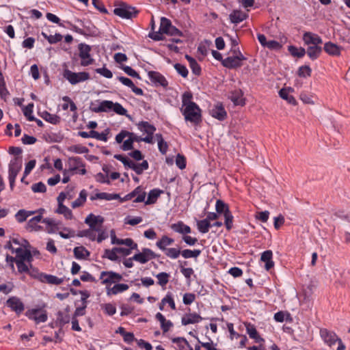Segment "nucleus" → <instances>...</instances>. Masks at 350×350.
Here are the masks:
<instances>
[{"label":"nucleus","instance_id":"2eb2a0df","mask_svg":"<svg viewBox=\"0 0 350 350\" xmlns=\"http://www.w3.org/2000/svg\"><path fill=\"white\" fill-rule=\"evenodd\" d=\"M104 222V218L100 215H94L93 213H90L85 219V223L88 224L92 231L99 232L100 228L97 226V224L100 226Z\"/></svg>","mask_w":350,"mask_h":350},{"label":"nucleus","instance_id":"6e6d98bb","mask_svg":"<svg viewBox=\"0 0 350 350\" xmlns=\"http://www.w3.org/2000/svg\"><path fill=\"white\" fill-rule=\"evenodd\" d=\"M68 151L76 154H83L89 152V149L84 146L77 144L68 148Z\"/></svg>","mask_w":350,"mask_h":350},{"label":"nucleus","instance_id":"72a5a7b5","mask_svg":"<svg viewBox=\"0 0 350 350\" xmlns=\"http://www.w3.org/2000/svg\"><path fill=\"white\" fill-rule=\"evenodd\" d=\"M174 242V240L172 238L163 235L156 242V246L160 250L164 252L167 248V246L172 245Z\"/></svg>","mask_w":350,"mask_h":350},{"label":"nucleus","instance_id":"49530a36","mask_svg":"<svg viewBox=\"0 0 350 350\" xmlns=\"http://www.w3.org/2000/svg\"><path fill=\"white\" fill-rule=\"evenodd\" d=\"M315 36L316 33L310 31L304 32L302 36L304 44L308 46H314Z\"/></svg>","mask_w":350,"mask_h":350},{"label":"nucleus","instance_id":"4be33fe9","mask_svg":"<svg viewBox=\"0 0 350 350\" xmlns=\"http://www.w3.org/2000/svg\"><path fill=\"white\" fill-rule=\"evenodd\" d=\"M170 228L175 232L183 234V236L191 233V228L189 226L185 224L183 221H178L172 224Z\"/></svg>","mask_w":350,"mask_h":350},{"label":"nucleus","instance_id":"7ed1b4c3","mask_svg":"<svg viewBox=\"0 0 350 350\" xmlns=\"http://www.w3.org/2000/svg\"><path fill=\"white\" fill-rule=\"evenodd\" d=\"M139 11L135 8L125 3H120L113 10V13L119 17L124 19L135 18Z\"/></svg>","mask_w":350,"mask_h":350},{"label":"nucleus","instance_id":"c9c22d12","mask_svg":"<svg viewBox=\"0 0 350 350\" xmlns=\"http://www.w3.org/2000/svg\"><path fill=\"white\" fill-rule=\"evenodd\" d=\"M42 216L41 215H36L30 219L27 224L26 228L28 230H38L41 228V226H38V224L42 222Z\"/></svg>","mask_w":350,"mask_h":350},{"label":"nucleus","instance_id":"a18cd8bd","mask_svg":"<svg viewBox=\"0 0 350 350\" xmlns=\"http://www.w3.org/2000/svg\"><path fill=\"white\" fill-rule=\"evenodd\" d=\"M163 252L167 257L171 259H176L181 254V250L175 247H167Z\"/></svg>","mask_w":350,"mask_h":350},{"label":"nucleus","instance_id":"864d4df0","mask_svg":"<svg viewBox=\"0 0 350 350\" xmlns=\"http://www.w3.org/2000/svg\"><path fill=\"white\" fill-rule=\"evenodd\" d=\"M20 171H18L16 170H13L9 168L8 169V179H9V183H10V189L12 191L14 189V185H15V180L16 178Z\"/></svg>","mask_w":350,"mask_h":350},{"label":"nucleus","instance_id":"393cba45","mask_svg":"<svg viewBox=\"0 0 350 350\" xmlns=\"http://www.w3.org/2000/svg\"><path fill=\"white\" fill-rule=\"evenodd\" d=\"M77 21L81 23L83 27L84 36H95L98 34V29L91 22H83L80 19H77Z\"/></svg>","mask_w":350,"mask_h":350},{"label":"nucleus","instance_id":"39448f33","mask_svg":"<svg viewBox=\"0 0 350 350\" xmlns=\"http://www.w3.org/2000/svg\"><path fill=\"white\" fill-rule=\"evenodd\" d=\"M79 56L81 58L80 64L81 66H88L92 65L94 59L92 57L90 51L91 46L85 43H80L78 44Z\"/></svg>","mask_w":350,"mask_h":350},{"label":"nucleus","instance_id":"7c9ffc66","mask_svg":"<svg viewBox=\"0 0 350 350\" xmlns=\"http://www.w3.org/2000/svg\"><path fill=\"white\" fill-rule=\"evenodd\" d=\"M322 47L321 46H308L306 53L309 58L314 61L317 59L322 53Z\"/></svg>","mask_w":350,"mask_h":350},{"label":"nucleus","instance_id":"c03bdc74","mask_svg":"<svg viewBox=\"0 0 350 350\" xmlns=\"http://www.w3.org/2000/svg\"><path fill=\"white\" fill-rule=\"evenodd\" d=\"M55 212L63 215L66 219H71L73 217L72 211L64 204L58 205Z\"/></svg>","mask_w":350,"mask_h":350},{"label":"nucleus","instance_id":"8fccbe9b","mask_svg":"<svg viewBox=\"0 0 350 350\" xmlns=\"http://www.w3.org/2000/svg\"><path fill=\"white\" fill-rule=\"evenodd\" d=\"M215 209L218 214L224 213L225 215V213L230 211L228 204L221 200L216 201Z\"/></svg>","mask_w":350,"mask_h":350},{"label":"nucleus","instance_id":"473e14b6","mask_svg":"<svg viewBox=\"0 0 350 350\" xmlns=\"http://www.w3.org/2000/svg\"><path fill=\"white\" fill-rule=\"evenodd\" d=\"M73 253L77 260H86L90 256V252L83 246L75 247Z\"/></svg>","mask_w":350,"mask_h":350},{"label":"nucleus","instance_id":"ddd939ff","mask_svg":"<svg viewBox=\"0 0 350 350\" xmlns=\"http://www.w3.org/2000/svg\"><path fill=\"white\" fill-rule=\"evenodd\" d=\"M99 103V105L96 106L94 103H91L90 109L94 113H101V112H109L112 111V107L114 105V103L111 100H97Z\"/></svg>","mask_w":350,"mask_h":350},{"label":"nucleus","instance_id":"423d86ee","mask_svg":"<svg viewBox=\"0 0 350 350\" xmlns=\"http://www.w3.org/2000/svg\"><path fill=\"white\" fill-rule=\"evenodd\" d=\"M246 57L238 49V54L234 56H229L222 60V66L228 69H236L243 66L242 62L245 60Z\"/></svg>","mask_w":350,"mask_h":350},{"label":"nucleus","instance_id":"69168bd1","mask_svg":"<svg viewBox=\"0 0 350 350\" xmlns=\"http://www.w3.org/2000/svg\"><path fill=\"white\" fill-rule=\"evenodd\" d=\"M122 69L129 76L132 77L133 78H137L138 79H141V77H140L139 73L137 71H135L134 69H133L131 66H122Z\"/></svg>","mask_w":350,"mask_h":350},{"label":"nucleus","instance_id":"6ab92c4d","mask_svg":"<svg viewBox=\"0 0 350 350\" xmlns=\"http://www.w3.org/2000/svg\"><path fill=\"white\" fill-rule=\"evenodd\" d=\"M245 325L246 332L250 338L254 339L256 343H265V339L260 336L254 325L251 323H246Z\"/></svg>","mask_w":350,"mask_h":350},{"label":"nucleus","instance_id":"4468645a","mask_svg":"<svg viewBox=\"0 0 350 350\" xmlns=\"http://www.w3.org/2000/svg\"><path fill=\"white\" fill-rule=\"evenodd\" d=\"M6 305L16 314H21L25 310V305L18 297L13 296L10 297L7 301Z\"/></svg>","mask_w":350,"mask_h":350},{"label":"nucleus","instance_id":"f8f14e48","mask_svg":"<svg viewBox=\"0 0 350 350\" xmlns=\"http://www.w3.org/2000/svg\"><path fill=\"white\" fill-rule=\"evenodd\" d=\"M109 133V129H107L102 133H98L94 130H91L89 133L86 131H79L77 135L83 138H94L100 141L107 142L108 139L107 135Z\"/></svg>","mask_w":350,"mask_h":350},{"label":"nucleus","instance_id":"a211bd4d","mask_svg":"<svg viewBox=\"0 0 350 350\" xmlns=\"http://www.w3.org/2000/svg\"><path fill=\"white\" fill-rule=\"evenodd\" d=\"M137 128L140 131L147 134L146 137H148L150 139V144H152L153 135L156 131V127L148 122L142 121L137 124Z\"/></svg>","mask_w":350,"mask_h":350},{"label":"nucleus","instance_id":"4d7b16f0","mask_svg":"<svg viewBox=\"0 0 350 350\" xmlns=\"http://www.w3.org/2000/svg\"><path fill=\"white\" fill-rule=\"evenodd\" d=\"M312 69L308 65L301 66L299 68L297 74L300 77L306 78L310 77Z\"/></svg>","mask_w":350,"mask_h":350},{"label":"nucleus","instance_id":"f257e3e1","mask_svg":"<svg viewBox=\"0 0 350 350\" xmlns=\"http://www.w3.org/2000/svg\"><path fill=\"white\" fill-rule=\"evenodd\" d=\"M185 120L197 125L202 122V110L194 102H190L182 111Z\"/></svg>","mask_w":350,"mask_h":350},{"label":"nucleus","instance_id":"e2e57ef3","mask_svg":"<svg viewBox=\"0 0 350 350\" xmlns=\"http://www.w3.org/2000/svg\"><path fill=\"white\" fill-rule=\"evenodd\" d=\"M224 216V225L228 230H230L233 226V215L230 211L225 213Z\"/></svg>","mask_w":350,"mask_h":350},{"label":"nucleus","instance_id":"5fc2aeb1","mask_svg":"<svg viewBox=\"0 0 350 350\" xmlns=\"http://www.w3.org/2000/svg\"><path fill=\"white\" fill-rule=\"evenodd\" d=\"M112 111L116 113L120 116H125L128 118H131V116L127 114V110L122 107L119 103H114V105L112 107Z\"/></svg>","mask_w":350,"mask_h":350},{"label":"nucleus","instance_id":"4c0bfd02","mask_svg":"<svg viewBox=\"0 0 350 350\" xmlns=\"http://www.w3.org/2000/svg\"><path fill=\"white\" fill-rule=\"evenodd\" d=\"M41 116L45 121L55 125L58 124L61 120V118L59 116L51 113L47 111H43Z\"/></svg>","mask_w":350,"mask_h":350},{"label":"nucleus","instance_id":"79ce46f5","mask_svg":"<svg viewBox=\"0 0 350 350\" xmlns=\"http://www.w3.org/2000/svg\"><path fill=\"white\" fill-rule=\"evenodd\" d=\"M201 254V250H189V249H185L183 250H181V256L185 258V259H187V258H197Z\"/></svg>","mask_w":350,"mask_h":350},{"label":"nucleus","instance_id":"9b49d317","mask_svg":"<svg viewBox=\"0 0 350 350\" xmlns=\"http://www.w3.org/2000/svg\"><path fill=\"white\" fill-rule=\"evenodd\" d=\"M146 196V193L142 190L140 186H138L131 193L126 194L123 198H120V202H124L130 200L135 196H137V198L133 200V202H144Z\"/></svg>","mask_w":350,"mask_h":350},{"label":"nucleus","instance_id":"58836bf2","mask_svg":"<svg viewBox=\"0 0 350 350\" xmlns=\"http://www.w3.org/2000/svg\"><path fill=\"white\" fill-rule=\"evenodd\" d=\"M88 193L85 189H82L77 199L72 202L71 206L73 208L81 206L86 202Z\"/></svg>","mask_w":350,"mask_h":350},{"label":"nucleus","instance_id":"09e8293b","mask_svg":"<svg viewBox=\"0 0 350 350\" xmlns=\"http://www.w3.org/2000/svg\"><path fill=\"white\" fill-rule=\"evenodd\" d=\"M172 25V22L170 19L165 17H161L159 30L163 33L167 34L170 30V27Z\"/></svg>","mask_w":350,"mask_h":350},{"label":"nucleus","instance_id":"bb28decb","mask_svg":"<svg viewBox=\"0 0 350 350\" xmlns=\"http://www.w3.org/2000/svg\"><path fill=\"white\" fill-rule=\"evenodd\" d=\"M203 318L198 314L189 313L181 319V323L183 325H187L189 324H194L200 322Z\"/></svg>","mask_w":350,"mask_h":350},{"label":"nucleus","instance_id":"3c124183","mask_svg":"<svg viewBox=\"0 0 350 350\" xmlns=\"http://www.w3.org/2000/svg\"><path fill=\"white\" fill-rule=\"evenodd\" d=\"M156 278L158 280V284L164 286L169 282L170 274L166 272H161L156 275Z\"/></svg>","mask_w":350,"mask_h":350},{"label":"nucleus","instance_id":"6e6552de","mask_svg":"<svg viewBox=\"0 0 350 350\" xmlns=\"http://www.w3.org/2000/svg\"><path fill=\"white\" fill-rule=\"evenodd\" d=\"M25 316L30 320H33L36 324L44 323L48 319L46 310H42L41 308H32L25 312Z\"/></svg>","mask_w":350,"mask_h":350},{"label":"nucleus","instance_id":"c756f323","mask_svg":"<svg viewBox=\"0 0 350 350\" xmlns=\"http://www.w3.org/2000/svg\"><path fill=\"white\" fill-rule=\"evenodd\" d=\"M155 318L160 322L161 328L164 333L168 332L173 327L172 322L170 320H166L165 317L161 312H157Z\"/></svg>","mask_w":350,"mask_h":350},{"label":"nucleus","instance_id":"b1692460","mask_svg":"<svg viewBox=\"0 0 350 350\" xmlns=\"http://www.w3.org/2000/svg\"><path fill=\"white\" fill-rule=\"evenodd\" d=\"M260 260L264 262L265 269L269 271L274 267V262L273 260V252L271 250H266L261 254Z\"/></svg>","mask_w":350,"mask_h":350},{"label":"nucleus","instance_id":"de8ad7c7","mask_svg":"<svg viewBox=\"0 0 350 350\" xmlns=\"http://www.w3.org/2000/svg\"><path fill=\"white\" fill-rule=\"evenodd\" d=\"M42 36L46 39L47 40V41L51 44H56L59 42H60L62 38H63V36L62 34H60L59 33H56L55 35L52 36V35H50V36H48L46 33L44 32H42Z\"/></svg>","mask_w":350,"mask_h":350},{"label":"nucleus","instance_id":"aec40b11","mask_svg":"<svg viewBox=\"0 0 350 350\" xmlns=\"http://www.w3.org/2000/svg\"><path fill=\"white\" fill-rule=\"evenodd\" d=\"M38 280L42 282L50 284L59 285L64 282L63 278H58L53 275L41 273L38 276Z\"/></svg>","mask_w":350,"mask_h":350},{"label":"nucleus","instance_id":"1a4fd4ad","mask_svg":"<svg viewBox=\"0 0 350 350\" xmlns=\"http://www.w3.org/2000/svg\"><path fill=\"white\" fill-rule=\"evenodd\" d=\"M148 79L155 87H162L167 88L168 86V81L166 78L160 72L157 71H149L148 72Z\"/></svg>","mask_w":350,"mask_h":350},{"label":"nucleus","instance_id":"9d476101","mask_svg":"<svg viewBox=\"0 0 350 350\" xmlns=\"http://www.w3.org/2000/svg\"><path fill=\"white\" fill-rule=\"evenodd\" d=\"M100 279L103 280L101 282L103 284H111L121 281L122 276L113 271H103L100 273Z\"/></svg>","mask_w":350,"mask_h":350},{"label":"nucleus","instance_id":"f03ea898","mask_svg":"<svg viewBox=\"0 0 350 350\" xmlns=\"http://www.w3.org/2000/svg\"><path fill=\"white\" fill-rule=\"evenodd\" d=\"M113 157L116 159L121 161L126 169H131L138 175L142 174L144 171L147 170L149 167L148 162L146 160H143L141 163H135L122 154H116L113 156Z\"/></svg>","mask_w":350,"mask_h":350},{"label":"nucleus","instance_id":"e433bc0d","mask_svg":"<svg viewBox=\"0 0 350 350\" xmlns=\"http://www.w3.org/2000/svg\"><path fill=\"white\" fill-rule=\"evenodd\" d=\"M163 191L162 190H161L160 189H151L148 194V198L146 200V201L145 202V204H154L158 198L160 196V195L163 193Z\"/></svg>","mask_w":350,"mask_h":350},{"label":"nucleus","instance_id":"13d9d810","mask_svg":"<svg viewBox=\"0 0 350 350\" xmlns=\"http://www.w3.org/2000/svg\"><path fill=\"white\" fill-rule=\"evenodd\" d=\"M95 72L107 79L113 77L112 72L106 67L105 64L102 68H96Z\"/></svg>","mask_w":350,"mask_h":350},{"label":"nucleus","instance_id":"cd10ccee","mask_svg":"<svg viewBox=\"0 0 350 350\" xmlns=\"http://www.w3.org/2000/svg\"><path fill=\"white\" fill-rule=\"evenodd\" d=\"M294 91L293 88H282L279 91V96L284 100H286L289 104L293 105H297V100L295 97L292 95H289V93L293 92Z\"/></svg>","mask_w":350,"mask_h":350},{"label":"nucleus","instance_id":"5701e85b","mask_svg":"<svg viewBox=\"0 0 350 350\" xmlns=\"http://www.w3.org/2000/svg\"><path fill=\"white\" fill-rule=\"evenodd\" d=\"M68 169L67 170L70 172H76L79 167H85V163L82 158L79 157H72L68 159Z\"/></svg>","mask_w":350,"mask_h":350},{"label":"nucleus","instance_id":"37998d69","mask_svg":"<svg viewBox=\"0 0 350 350\" xmlns=\"http://www.w3.org/2000/svg\"><path fill=\"white\" fill-rule=\"evenodd\" d=\"M211 227V222H208L206 219L197 221V228L200 232L206 234L209 231Z\"/></svg>","mask_w":350,"mask_h":350},{"label":"nucleus","instance_id":"680f3d73","mask_svg":"<svg viewBox=\"0 0 350 350\" xmlns=\"http://www.w3.org/2000/svg\"><path fill=\"white\" fill-rule=\"evenodd\" d=\"M176 72L183 77L186 78L188 75L189 71L187 67L180 63H176L174 66Z\"/></svg>","mask_w":350,"mask_h":350},{"label":"nucleus","instance_id":"412c9836","mask_svg":"<svg viewBox=\"0 0 350 350\" xmlns=\"http://www.w3.org/2000/svg\"><path fill=\"white\" fill-rule=\"evenodd\" d=\"M249 17L247 13L242 12L241 10H233L229 14V19L233 24H239L246 20Z\"/></svg>","mask_w":350,"mask_h":350},{"label":"nucleus","instance_id":"338daca9","mask_svg":"<svg viewBox=\"0 0 350 350\" xmlns=\"http://www.w3.org/2000/svg\"><path fill=\"white\" fill-rule=\"evenodd\" d=\"M15 218L18 223L24 222L28 218L27 211L25 209H20L15 214Z\"/></svg>","mask_w":350,"mask_h":350},{"label":"nucleus","instance_id":"603ef678","mask_svg":"<svg viewBox=\"0 0 350 350\" xmlns=\"http://www.w3.org/2000/svg\"><path fill=\"white\" fill-rule=\"evenodd\" d=\"M22 167V157H15L13 158L10 163L9 168L13 170H16L18 171H21Z\"/></svg>","mask_w":350,"mask_h":350},{"label":"nucleus","instance_id":"ea45409f","mask_svg":"<svg viewBox=\"0 0 350 350\" xmlns=\"http://www.w3.org/2000/svg\"><path fill=\"white\" fill-rule=\"evenodd\" d=\"M288 51L292 56L297 57L298 58L303 57L306 53V51L304 48H303V47L298 48L293 45L288 46Z\"/></svg>","mask_w":350,"mask_h":350},{"label":"nucleus","instance_id":"a19ab883","mask_svg":"<svg viewBox=\"0 0 350 350\" xmlns=\"http://www.w3.org/2000/svg\"><path fill=\"white\" fill-rule=\"evenodd\" d=\"M63 139L64 135L60 131L57 133L51 132L46 137V140L50 143H60Z\"/></svg>","mask_w":350,"mask_h":350},{"label":"nucleus","instance_id":"0eeeda50","mask_svg":"<svg viewBox=\"0 0 350 350\" xmlns=\"http://www.w3.org/2000/svg\"><path fill=\"white\" fill-rule=\"evenodd\" d=\"M158 257L159 255L154 252L151 249L143 247L142 249V252H139V250L137 251V253L133 256V259L141 264H145L149 260L155 259Z\"/></svg>","mask_w":350,"mask_h":350},{"label":"nucleus","instance_id":"c85d7f7f","mask_svg":"<svg viewBox=\"0 0 350 350\" xmlns=\"http://www.w3.org/2000/svg\"><path fill=\"white\" fill-rule=\"evenodd\" d=\"M231 101L234 105L243 106L245 105V100L243 98V93L241 90H235L230 92L229 96Z\"/></svg>","mask_w":350,"mask_h":350},{"label":"nucleus","instance_id":"774afa93","mask_svg":"<svg viewBox=\"0 0 350 350\" xmlns=\"http://www.w3.org/2000/svg\"><path fill=\"white\" fill-rule=\"evenodd\" d=\"M31 189L34 193H44L46 191V187L42 182H38L32 185Z\"/></svg>","mask_w":350,"mask_h":350},{"label":"nucleus","instance_id":"2f4dec72","mask_svg":"<svg viewBox=\"0 0 350 350\" xmlns=\"http://www.w3.org/2000/svg\"><path fill=\"white\" fill-rule=\"evenodd\" d=\"M70 318L69 314L64 313L62 311H58L57 313V320L55 324L59 327V332L62 331V327L64 325L70 322Z\"/></svg>","mask_w":350,"mask_h":350},{"label":"nucleus","instance_id":"f3484780","mask_svg":"<svg viewBox=\"0 0 350 350\" xmlns=\"http://www.w3.org/2000/svg\"><path fill=\"white\" fill-rule=\"evenodd\" d=\"M212 117L219 121H223L227 118V113L221 103H218L210 111Z\"/></svg>","mask_w":350,"mask_h":350},{"label":"nucleus","instance_id":"20e7f679","mask_svg":"<svg viewBox=\"0 0 350 350\" xmlns=\"http://www.w3.org/2000/svg\"><path fill=\"white\" fill-rule=\"evenodd\" d=\"M63 76L71 85L84 82L90 78L87 72H74L68 69L64 70Z\"/></svg>","mask_w":350,"mask_h":350},{"label":"nucleus","instance_id":"bf43d9fd","mask_svg":"<svg viewBox=\"0 0 350 350\" xmlns=\"http://www.w3.org/2000/svg\"><path fill=\"white\" fill-rule=\"evenodd\" d=\"M118 251L114 250V247L111 250L106 249L104 252L103 258H107L111 261H116L118 259L117 256Z\"/></svg>","mask_w":350,"mask_h":350},{"label":"nucleus","instance_id":"0e129e2a","mask_svg":"<svg viewBox=\"0 0 350 350\" xmlns=\"http://www.w3.org/2000/svg\"><path fill=\"white\" fill-rule=\"evenodd\" d=\"M16 265L18 273H29V267H28L27 265L25 263V260H23L22 259H19V260H16Z\"/></svg>","mask_w":350,"mask_h":350},{"label":"nucleus","instance_id":"dca6fc26","mask_svg":"<svg viewBox=\"0 0 350 350\" xmlns=\"http://www.w3.org/2000/svg\"><path fill=\"white\" fill-rule=\"evenodd\" d=\"M320 335L325 343H326L329 347L335 345L336 342L340 339V338L336 334L335 332L329 331L327 329H321L320 330Z\"/></svg>","mask_w":350,"mask_h":350},{"label":"nucleus","instance_id":"a878e982","mask_svg":"<svg viewBox=\"0 0 350 350\" xmlns=\"http://www.w3.org/2000/svg\"><path fill=\"white\" fill-rule=\"evenodd\" d=\"M323 49L329 55L340 56L342 47L332 42H327L325 43Z\"/></svg>","mask_w":350,"mask_h":350},{"label":"nucleus","instance_id":"052dcab7","mask_svg":"<svg viewBox=\"0 0 350 350\" xmlns=\"http://www.w3.org/2000/svg\"><path fill=\"white\" fill-rule=\"evenodd\" d=\"M33 109V103H29L25 108L23 109V114L27 117L29 121H33L35 120L34 116L32 115Z\"/></svg>","mask_w":350,"mask_h":350},{"label":"nucleus","instance_id":"f704fd0d","mask_svg":"<svg viewBox=\"0 0 350 350\" xmlns=\"http://www.w3.org/2000/svg\"><path fill=\"white\" fill-rule=\"evenodd\" d=\"M129 286L126 284H116L112 288H107V295H117L129 289Z\"/></svg>","mask_w":350,"mask_h":350}]
</instances>
